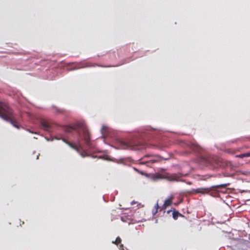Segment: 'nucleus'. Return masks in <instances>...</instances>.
Returning a JSON list of instances; mask_svg holds the SVG:
<instances>
[{
  "instance_id": "nucleus-1",
  "label": "nucleus",
  "mask_w": 250,
  "mask_h": 250,
  "mask_svg": "<svg viewBox=\"0 0 250 250\" xmlns=\"http://www.w3.org/2000/svg\"><path fill=\"white\" fill-rule=\"evenodd\" d=\"M80 130L83 131L82 139L84 143L89 147L91 146L90 137L88 130L83 123H78L71 126H66L63 127V130L70 133L73 131H75L78 134L79 138L77 140V143H74L68 141L64 138H62V140L65 144L68 145L71 148L76 150L77 152H80L82 150V146L81 144V135Z\"/></svg>"
},
{
  "instance_id": "nucleus-2",
  "label": "nucleus",
  "mask_w": 250,
  "mask_h": 250,
  "mask_svg": "<svg viewBox=\"0 0 250 250\" xmlns=\"http://www.w3.org/2000/svg\"><path fill=\"white\" fill-rule=\"evenodd\" d=\"M0 117L4 120L10 122L15 127L19 128L13 110L6 104L1 102H0Z\"/></svg>"
},
{
  "instance_id": "nucleus-3",
  "label": "nucleus",
  "mask_w": 250,
  "mask_h": 250,
  "mask_svg": "<svg viewBox=\"0 0 250 250\" xmlns=\"http://www.w3.org/2000/svg\"><path fill=\"white\" fill-rule=\"evenodd\" d=\"M153 178L154 180L161 179L165 178L170 181H178L180 179V177L177 174H167L165 175L160 173H155L153 175Z\"/></svg>"
},
{
  "instance_id": "nucleus-4",
  "label": "nucleus",
  "mask_w": 250,
  "mask_h": 250,
  "mask_svg": "<svg viewBox=\"0 0 250 250\" xmlns=\"http://www.w3.org/2000/svg\"><path fill=\"white\" fill-rule=\"evenodd\" d=\"M227 184H221L212 186L210 188H199L194 190V192L196 193L205 194L209 193L211 189L215 188H225L227 187Z\"/></svg>"
},
{
  "instance_id": "nucleus-5",
  "label": "nucleus",
  "mask_w": 250,
  "mask_h": 250,
  "mask_svg": "<svg viewBox=\"0 0 250 250\" xmlns=\"http://www.w3.org/2000/svg\"><path fill=\"white\" fill-rule=\"evenodd\" d=\"M173 200V197L170 196L167 199H166L164 201V204L161 207L160 211H163L165 213L166 212V209L167 207L171 205Z\"/></svg>"
},
{
  "instance_id": "nucleus-6",
  "label": "nucleus",
  "mask_w": 250,
  "mask_h": 250,
  "mask_svg": "<svg viewBox=\"0 0 250 250\" xmlns=\"http://www.w3.org/2000/svg\"><path fill=\"white\" fill-rule=\"evenodd\" d=\"M41 127L45 131H49L51 128V124L48 121L42 120L41 122Z\"/></svg>"
},
{
  "instance_id": "nucleus-7",
  "label": "nucleus",
  "mask_w": 250,
  "mask_h": 250,
  "mask_svg": "<svg viewBox=\"0 0 250 250\" xmlns=\"http://www.w3.org/2000/svg\"><path fill=\"white\" fill-rule=\"evenodd\" d=\"M161 207L159 206L158 203L157 202L155 205L154 208L152 209V213L153 215H155L156 213L160 210Z\"/></svg>"
},
{
  "instance_id": "nucleus-8",
  "label": "nucleus",
  "mask_w": 250,
  "mask_h": 250,
  "mask_svg": "<svg viewBox=\"0 0 250 250\" xmlns=\"http://www.w3.org/2000/svg\"><path fill=\"white\" fill-rule=\"evenodd\" d=\"M179 216L183 217L184 216L182 214H181V213H180L177 211H173V212L172 213V217H173V219L174 220H177Z\"/></svg>"
},
{
  "instance_id": "nucleus-9",
  "label": "nucleus",
  "mask_w": 250,
  "mask_h": 250,
  "mask_svg": "<svg viewBox=\"0 0 250 250\" xmlns=\"http://www.w3.org/2000/svg\"><path fill=\"white\" fill-rule=\"evenodd\" d=\"M236 157L240 158H243L244 157H250V152L237 155Z\"/></svg>"
},
{
  "instance_id": "nucleus-10",
  "label": "nucleus",
  "mask_w": 250,
  "mask_h": 250,
  "mask_svg": "<svg viewBox=\"0 0 250 250\" xmlns=\"http://www.w3.org/2000/svg\"><path fill=\"white\" fill-rule=\"evenodd\" d=\"M122 241L121 238L118 236L116 238L115 241H112V243L116 244V245H118L121 243Z\"/></svg>"
},
{
  "instance_id": "nucleus-11",
  "label": "nucleus",
  "mask_w": 250,
  "mask_h": 250,
  "mask_svg": "<svg viewBox=\"0 0 250 250\" xmlns=\"http://www.w3.org/2000/svg\"><path fill=\"white\" fill-rule=\"evenodd\" d=\"M81 155L82 156V157H84L86 156V155H85V152L84 151H83V152H82V153H81Z\"/></svg>"
},
{
  "instance_id": "nucleus-12",
  "label": "nucleus",
  "mask_w": 250,
  "mask_h": 250,
  "mask_svg": "<svg viewBox=\"0 0 250 250\" xmlns=\"http://www.w3.org/2000/svg\"><path fill=\"white\" fill-rule=\"evenodd\" d=\"M101 66V67H105V66H103V65H98L97 64H95L93 65V66ZM111 66H107L106 67H110Z\"/></svg>"
},
{
  "instance_id": "nucleus-13",
  "label": "nucleus",
  "mask_w": 250,
  "mask_h": 250,
  "mask_svg": "<svg viewBox=\"0 0 250 250\" xmlns=\"http://www.w3.org/2000/svg\"><path fill=\"white\" fill-rule=\"evenodd\" d=\"M105 128V127L104 126H103L102 128L101 131H103Z\"/></svg>"
},
{
  "instance_id": "nucleus-14",
  "label": "nucleus",
  "mask_w": 250,
  "mask_h": 250,
  "mask_svg": "<svg viewBox=\"0 0 250 250\" xmlns=\"http://www.w3.org/2000/svg\"><path fill=\"white\" fill-rule=\"evenodd\" d=\"M120 247V248H123V244H121Z\"/></svg>"
},
{
  "instance_id": "nucleus-15",
  "label": "nucleus",
  "mask_w": 250,
  "mask_h": 250,
  "mask_svg": "<svg viewBox=\"0 0 250 250\" xmlns=\"http://www.w3.org/2000/svg\"><path fill=\"white\" fill-rule=\"evenodd\" d=\"M170 212V210H168V211H167V213H169Z\"/></svg>"
}]
</instances>
